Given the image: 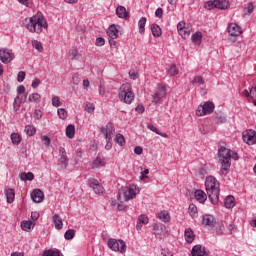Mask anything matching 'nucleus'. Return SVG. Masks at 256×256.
Wrapping results in <instances>:
<instances>
[{"instance_id":"38","label":"nucleus","mask_w":256,"mask_h":256,"mask_svg":"<svg viewBox=\"0 0 256 256\" xmlns=\"http://www.w3.org/2000/svg\"><path fill=\"white\" fill-rule=\"evenodd\" d=\"M11 141L13 145H19V143H21V135L19 133H12Z\"/></svg>"},{"instance_id":"29","label":"nucleus","mask_w":256,"mask_h":256,"mask_svg":"<svg viewBox=\"0 0 256 256\" xmlns=\"http://www.w3.org/2000/svg\"><path fill=\"white\" fill-rule=\"evenodd\" d=\"M29 103H41V94L32 93L28 96Z\"/></svg>"},{"instance_id":"50","label":"nucleus","mask_w":256,"mask_h":256,"mask_svg":"<svg viewBox=\"0 0 256 256\" xmlns=\"http://www.w3.org/2000/svg\"><path fill=\"white\" fill-rule=\"evenodd\" d=\"M52 105L53 107H61V100L59 99V96L52 97Z\"/></svg>"},{"instance_id":"25","label":"nucleus","mask_w":256,"mask_h":256,"mask_svg":"<svg viewBox=\"0 0 256 256\" xmlns=\"http://www.w3.org/2000/svg\"><path fill=\"white\" fill-rule=\"evenodd\" d=\"M226 209H233L235 207V198L233 196H227L224 200Z\"/></svg>"},{"instance_id":"12","label":"nucleus","mask_w":256,"mask_h":256,"mask_svg":"<svg viewBox=\"0 0 256 256\" xmlns=\"http://www.w3.org/2000/svg\"><path fill=\"white\" fill-rule=\"evenodd\" d=\"M242 139L247 145H255L256 143V132L255 130H247L243 132Z\"/></svg>"},{"instance_id":"26","label":"nucleus","mask_w":256,"mask_h":256,"mask_svg":"<svg viewBox=\"0 0 256 256\" xmlns=\"http://www.w3.org/2000/svg\"><path fill=\"white\" fill-rule=\"evenodd\" d=\"M203 39V34L201 32H196L191 36L192 43L195 45H201V41Z\"/></svg>"},{"instance_id":"14","label":"nucleus","mask_w":256,"mask_h":256,"mask_svg":"<svg viewBox=\"0 0 256 256\" xmlns=\"http://www.w3.org/2000/svg\"><path fill=\"white\" fill-rule=\"evenodd\" d=\"M228 33L230 37H239L242 33L241 26H238L237 23H230L228 25Z\"/></svg>"},{"instance_id":"9","label":"nucleus","mask_w":256,"mask_h":256,"mask_svg":"<svg viewBox=\"0 0 256 256\" xmlns=\"http://www.w3.org/2000/svg\"><path fill=\"white\" fill-rule=\"evenodd\" d=\"M13 59H15L13 50H9L7 48L0 49V61L7 65V63H11Z\"/></svg>"},{"instance_id":"47","label":"nucleus","mask_w":256,"mask_h":256,"mask_svg":"<svg viewBox=\"0 0 256 256\" xmlns=\"http://www.w3.org/2000/svg\"><path fill=\"white\" fill-rule=\"evenodd\" d=\"M138 222L142 223L143 225H147V223H149V217H147L145 214H141L138 218Z\"/></svg>"},{"instance_id":"22","label":"nucleus","mask_w":256,"mask_h":256,"mask_svg":"<svg viewBox=\"0 0 256 256\" xmlns=\"http://www.w3.org/2000/svg\"><path fill=\"white\" fill-rule=\"evenodd\" d=\"M205 255V247L202 245H195L192 248V256H204Z\"/></svg>"},{"instance_id":"58","label":"nucleus","mask_w":256,"mask_h":256,"mask_svg":"<svg viewBox=\"0 0 256 256\" xmlns=\"http://www.w3.org/2000/svg\"><path fill=\"white\" fill-rule=\"evenodd\" d=\"M253 3H248L247 5V13H245V15H251V13H253Z\"/></svg>"},{"instance_id":"18","label":"nucleus","mask_w":256,"mask_h":256,"mask_svg":"<svg viewBox=\"0 0 256 256\" xmlns=\"http://www.w3.org/2000/svg\"><path fill=\"white\" fill-rule=\"evenodd\" d=\"M107 35L110 37V39H117L119 37V29H117L115 24L109 26Z\"/></svg>"},{"instance_id":"27","label":"nucleus","mask_w":256,"mask_h":256,"mask_svg":"<svg viewBox=\"0 0 256 256\" xmlns=\"http://www.w3.org/2000/svg\"><path fill=\"white\" fill-rule=\"evenodd\" d=\"M66 137H68V139H73V137H75V125L69 124L66 127Z\"/></svg>"},{"instance_id":"10","label":"nucleus","mask_w":256,"mask_h":256,"mask_svg":"<svg viewBox=\"0 0 256 256\" xmlns=\"http://www.w3.org/2000/svg\"><path fill=\"white\" fill-rule=\"evenodd\" d=\"M115 133V126L112 122H108L107 125L101 128V134L104 135L106 141L113 140V134Z\"/></svg>"},{"instance_id":"57","label":"nucleus","mask_w":256,"mask_h":256,"mask_svg":"<svg viewBox=\"0 0 256 256\" xmlns=\"http://www.w3.org/2000/svg\"><path fill=\"white\" fill-rule=\"evenodd\" d=\"M42 141H44V145L46 147H49V145H51V139L48 136H43Z\"/></svg>"},{"instance_id":"55","label":"nucleus","mask_w":256,"mask_h":256,"mask_svg":"<svg viewBox=\"0 0 256 256\" xmlns=\"http://www.w3.org/2000/svg\"><path fill=\"white\" fill-rule=\"evenodd\" d=\"M95 45H96L97 47H103V45H105V39H104V38H101V37H100V38H97Z\"/></svg>"},{"instance_id":"46","label":"nucleus","mask_w":256,"mask_h":256,"mask_svg":"<svg viewBox=\"0 0 256 256\" xmlns=\"http://www.w3.org/2000/svg\"><path fill=\"white\" fill-rule=\"evenodd\" d=\"M178 73H179V70L177 69V66H175V65L170 66V68L168 70V75L173 77L174 75H177Z\"/></svg>"},{"instance_id":"60","label":"nucleus","mask_w":256,"mask_h":256,"mask_svg":"<svg viewBox=\"0 0 256 256\" xmlns=\"http://www.w3.org/2000/svg\"><path fill=\"white\" fill-rule=\"evenodd\" d=\"M135 111L137 112V113H145V107L142 105V104H139L137 107H136V109H135Z\"/></svg>"},{"instance_id":"59","label":"nucleus","mask_w":256,"mask_h":256,"mask_svg":"<svg viewBox=\"0 0 256 256\" xmlns=\"http://www.w3.org/2000/svg\"><path fill=\"white\" fill-rule=\"evenodd\" d=\"M155 15L158 17V19H161L163 17V8H157Z\"/></svg>"},{"instance_id":"33","label":"nucleus","mask_w":256,"mask_h":256,"mask_svg":"<svg viewBox=\"0 0 256 256\" xmlns=\"http://www.w3.org/2000/svg\"><path fill=\"white\" fill-rule=\"evenodd\" d=\"M24 132L26 133V135H28V137H33V135L37 133V130L33 125H26L24 128Z\"/></svg>"},{"instance_id":"51","label":"nucleus","mask_w":256,"mask_h":256,"mask_svg":"<svg viewBox=\"0 0 256 256\" xmlns=\"http://www.w3.org/2000/svg\"><path fill=\"white\" fill-rule=\"evenodd\" d=\"M57 113L61 119H67V112L65 111V108H59Z\"/></svg>"},{"instance_id":"45","label":"nucleus","mask_w":256,"mask_h":256,"mask_svg":"<svg viewBox=\"0 0 256 256\" xmlns=\"http://www.w3.org/2000/svg\"><path fill=\"white\" fill-rule=\"evenodd\" d=\"M178 33H179V35H181V37H183V39H187V37H189V35H191L189 28H184L183 30H179Z\"/></svg>"},{"instance_id":"2","label":"nucleus","mask_w":256,"mask_h":256,"mask_svg":"<svg viewBox=\"0 0 256 256\" xmlns=\"http://www.w3.org/2000/svg\"><path fill=\"white\" fill-rule=\"evenodd\" d=\"M218 159L221 165V175H227L229 173V169H231V159L237 161V159H239V155L237 152H233V150L225 148V146H220L218 148Z\"/></svg>"},{"instance_id":"24","label":"nucleus","mask_w":256,"mask_h":256,"mask_svg":"<svg viewBox=\"0 0 256 256\" xmlns=\"http://www.w3.org/2000/svg\"><path fill=\"white\" fill-rule=\"evenodd\" d=\"M52 221L54 223L55 229H63V219H61L59 215L55 214L52 217Z\"/></svg>"},{"instance_id":"32","label":"nucleus","mask_w":256,"mask_h":256,"mask_svg":"<svg viewBox=\"0 0 256 256\" xmlns=\"http://www.w3.org/2000/svg\"><path fill=\"white\" fill-rule=\"evenodd\" d=\"M145 25H147V18L146 17L140 18V20L138 21V27H139V33H141V35L145 33Z\"/></svg>"},{"instance_id":"63","label":"nucleus","mask_w":256,"mask_h":256,"mask_svg":"<svg viewBox=\"0 0 256 256\" xmlns=\"http://www.w3.org/2000/svg\"><path fill=\"white\" fill-rule=\"evenodd\" d=\"M177 29L178 31H182L183 29H187V27H185V22H179L177 25Z\"/></svg>"},{"instance_id":"36","label":"nucleus","mask_w":256,"mask_h":256,"mask_svg":"<svg viewBox=\"0 0 256 256\" xmlns=\"http://www.w3.org/2000/svg\"><path fill=\"white\" fill-rule=\"evenodd\" d=\"M147 128L150 131H153V133H156V135H160V137L167 138V133H161V131H159V129H157V127L153 126V124H148Z\"/></svg>"},{"instance_id":"6","label":"nucleus","mask_w":256,"mask_h":256,"mask_svg":"<svg viewBox=\"0 0 256 256\" xmlns=\"http://www.w3.org/2000/svg\"><path fill=\"white\" fill-rule=\"evenodd\" d=\"M139 186L135 184H130L123 188V197L124 201H131V199H135L137 195H139Z\"/></svg>"},{"instance_id":"8","label":"nucleus","mask_w":256,"mask_h":256,"mask_svg":"<svg viewBox=\"0 0 256 256\" xmlns=\"http://www.w3.org/2000/svg\"><path fill=\"white\" fill-rule=\"evenodd\" d=\"M167 95V88L163 84H158L155 93L152 95V103H161L163 98Z\"/></svg>"},{"instance_id":"13","label":"nucleus","mask_w":256,"mask_h":256,"mask_svg":"<svg viewBox=\"0 0 256 256\" xmlns=\"http://www.w3.org/2000/svg\"><path fill=\"white\" fill-rule=\"evenodd\" d=\"M59 163L62 169H67L69 159H67V151L63 147L59 148Z\"/></svg>"},{"instance_id":"56","label":"nucleus","mask_w":256,"mask_h":256,"mask_svg":"<svg viewBox=\"0 0 256 256\" xmlns=\"http://www.w3.org/2000/svg\"><path fill=\"white\" fill-rule=\"evenodd\" d=\"M39 85H41V80H39L38 78H35L32 82V88L33 89H37V87H39Z\"/></svg>"},{"instance_id":"16","label":"nucleus","mask_w":256,"mask_h":256,"mask_svg":"<svg viewBox=\"0 0 256 256\" xmlns=\"http://www.w3.org/2000/svg\"><path fill=\"white\" fill-rule=\"evenodd\" d=\"M216 223L217 221L213 215L205 214L202 216V225H205L206 227H215Z\"/></svg>"},{"instance_id":"11","label":"nucleus","mask_w":256,"mask_h":256,"mask_svg":"<svg viewBox=\"0 0 256 256\" xmlns=\"http://www.w3.org/2000/svg\"><path fill=\"white\" fill-rule=\"evenodd\" d=\"M89 187L93 189L96 195H103V193H105V188L99 183V180L95 178L89 179Z\"/></svg>"},{"instance_id":"5","label":"nucleus","mask_w":256,"mask_h":256,"mask_svg":"<svg viewBox=\"0 0 256 256\" xmlns=\"http://www.w3.org/2000/svg\"><path fill=\"white\" fill-rule=\"evenodd\" d=\"M107 245L111 251H119V253H125L127 251V244L121 239L110 238Z\"/></svg>"},{"instance_id":"62","label":"nucleus","mask_w":256,"mask_h":256,"mask_svg":"<svg viewBox=\"0 0 256 256\" xmlns=\"http://www.w3.org/2000/svg\"><path fill=\"white\" fill-rule=\"evenodd\" d=\"M31 219L32 221H37V219H39V212H32Z\"/></svg>"},{"instance_id":"61","label":"nucleus","mask_w":256,"mask_h":256,"mask_svg":"<svg viewBox=\"0 0 256 256\" xmlns=\"http://www.w3.org/2000/svg\"><path fill=\"white\" fill-rule=\"evenodd\" d=\"M134 153H135L136 155H141V154L143 153V148H142L141 146H136V147L134 148Z\"/></svg>"},{"instance_id":"1","label":"nucleus","mask_w":256,"mask_h":256,"mask_svg":"<svg viewBox=\"0 0 256 256\" xmlns=\"http://www.w3.org/2000/svg\"><path fill=\"white\" fill-rule=\"evenodd\" d=\"M23 25L30 33H37V35H41V33H43V29H47V27H49L45 16L40 12L32 17L24 19Z\"/></svg>"},{"instance_id":"64","label":"nucleus","mask_w":256,"mask_h":256,"mask_svg":"<svg viewBox=\"0 0 256 256\" xmlns=\"http://www.w3.org/2000/svg\"><path fill=\"white\" fill-rule=\"evenodd\" d=\"M10 256H25L23 252H12Z\"/></svg>"},{"instance_id":"42","label":"nucleus","mask_w":256,"mask_h":256,"mask_svg":"<svg viewBox=\"0 0 256 256\" xmlns=\"http://www.w3.org/2000/svg\"><path fill=\"white\" fill-rule=\"evenodd\" d=\"M205 83V80H203V77L196 76L192 80V85H203Z\"/></svg>"},{"instance_id":"52","label":"nucleus","mask_w":256,"mask_h":256,"mask_svg":"<svg viewBox=\"0 0 256 256\" xmlns=\"http://www.w3.org/2000/svg\"><path fill=\"white\" fill-rule=\"evenodd\" d=\"M33 117L36 121H40L41 117H43V112L41 110H35Z\"/></svg>"},{"instance_id":"54","label":"nucleus","mask_w":256,"mask_h":256,"mask_svg":"<svg viewBox=\"0 0 256 256\" xmlns=\"http://www.w3.org/2000/svg\"><path fill=\"white\" fill-rule=\"evenodd\" d=\"M129 77L135 81V79L139 78V73H137L135 70H130Z\"/></svg>"},{"instance_id":"28","label":"nucleus","mask_w":256,"mask_h":256,"mask_svg":"<svg viewBox=\"0 0 256 256\" xmlns=\"http://www.w3.org/2000/svg\"><path fill=\"white\" fill-rule=\"evenodd\" d=\"M19 177L21 181H33L35 179V174H33V172L21 173Z\"/></svg>"},{"instance_id":"34","label":"nucleus","mask_w":256,"mask_h":256,"mask_svg":"<svg viewBox=\"0 0 256 256\" xmlns=\"http://www.w3.org/2000/svg\"><path fill=\"white\" fill-rule=\"evenodd\" d=\"M6 199L7 203H13L15 201V191L13 189H7L6 190Z\"/></svg>"},{"instance_id":"20","label":"nucleus","mask_w":256,"mask_h":256,"mask_svg":"<svg viewBox=\"0 0 256 256\" xmlns=\"http://www.w3.org/2000/svg\"><path fill=\"white\" fill-rule=\"evenodd\" d=\"M116 14L120 19H129V13L124 6H119L116 8Z\"/></svg>"},{"instance_id":"21","label":"nucleus","mask_w":256,"mask_h":256,"mask_svg":"<svg viewBox=\"0 0 256 256\" xmlns=\"http://www.w3.org/2000/svg\"><path fill=\"white\" fill-rule=\"evenodd\" d=\"M157 217L162 221L163 223H169L171 221V215H169V212L166 210H163L157 214Z\"/></svg>"},{"instance_id":"39","label":"nucleus","mask_w":256,"mask_h":256,"mask_svg":"<svg viewBox=\"0 0 256 256\" xmlns=\"http://www.w3.org/2000/svg\"><path fill=\"white\" fill-rule=\"evenodd\" d=\"M115 143H118L120 147H123V145H125V137L122 134H117L115 137Z\"/></svg>"},{"instance_id":"35","label":"nucleus","mask_w":256,"mask_h":256,"mask_svg":"<svg viewBox=\"0 0 256 256\" xmlns=\"http://www.w3.org/2000/svg\"><path fill=\"white\" fill-rule=\"evenodd\" d=\"M21 229L23 231H31V229H33V222L32 221H27L24 220L21 222Z\"/></svg>"},{"instance_id":"4","label":"nucleus","mask_w":256,"mask_h":256,"mask_svg":"<svg viewBox=\"0 0 256 256\" xmlns=\"http://www.w3.org/2000/svg\"><path fill=\"white\" fill-rule=\"evenodd\" d=\"M131 84H123L118 91V98L126 105H131L135 101V93H133Z\"/></svg>"},{"instance_id":"23","label":"nucleus","mask_w":256,"mask_h":256,"mask_svg":"<svg viewBox=\"0 0 256 256\" xmlns=\"http://www.w3.org/2000/svg\"><path fill=\"white\" fill-rule=\"evenodd\" d=\"M188 213L192 219H197V217H199V211L197 210V206L195 204L189 205Z\"/></svg>"},{"instance_id":"48","label":"nucleus","mask_w":256,"mask_h":256,"mask_svg":"<svg viewBox=\"0 0 256 256\" xmlns=\"http://www.w3.org/2000/svg\"><path fill=\"white\" fill-rule=\"evenodd\" d=\"M14 111H19L21 109V102H19V96H16L13 103Z\"/></svg>"},{"instance_id":"15","label":"nucleus","mask_w":256,"mask_h":256,"mask_svg":"<svg viewBox=\"0 0 256 256\" xmlns=\"http://www.w3.org/2000/svg\"><path fill=\"white\" fill-rule=\"evenodd\" d=\"M31 199L34 203H42L43 199H45V194L41 189H34L31 193Z\"/></svg>"},{"instance_id":"53","label":"nucleus","mask_w":256,"mask_h":256,"mask_svg":"<svg viewBox=\"0 0 256 256\" xmlns=\"http://www.w3.org/2000/svg\"><path fill=\"white\" fill-rule=\"evenodd\" d=\"M18 83H23L25 81V72L20 71L17 75Z\"/></svg>"},{"instance_id":"49","label":"nucleus","mask_w":256,"mask_h":256,"mask_svg":"<svg viewBox=\"0 0 256 256\" xmlns=\"http://www.w3.org/2000/svg\"><path fill=\"white\" fill-rule=\"evenodd\" d=\"M205 9H208V11H211V9H216V6H215V0L213 1H207L205 3Z\"/></svg>"},{"instance_id":"37","label":"nucleus","mask_w":256,"mask_h":256,"mask_svg":"<svg viewBox=\"0 0 256 256\" xmlns=\"http://www.w3.org/2000/svg\"><path fill=\"white\" fill-rule=\"evenodd\" d=\"M93 166H94L96 169H99L100 167H105V160L98 156V157H96V159L93 161Z\"/></svg>"},{"instance_id":"40","label":"nucleus","mask_w":256,"mask_h":256,"mask_svg":"<svg viewBox=\"0 0 256 256\" xmlns=\"http://www.w3.org/2000/svg\"><path fill=\"white\" fill-rule=\"evenodd\" d=\"M64 237L67 241H71L75 237V230L69 229L65 232Z\"/></svg>"},{"instance_id":"3","label":"nucleus","mask_w":256,"mask_h":256,"mask_svg":"<svg viewBox=\"0 0 256 256\" xmlns=\"http://www.w3.org/2000/svg\"><path fill=\"white\" fill-rule=\"evenodd\" d=\"M220 184L213 176H208L205 181V189L212 205L219 203Z\"/></svg>"},{"instance_id":"44","label":"nucleus","mask_w":256,"mask_h":256,"mask_svg":"<svg viewBox=\"0 0 256 256\" xmlns=\"http://www.w3.org/2000/svg\"><path fill=\"white\" fill-rule=\"evenodd\" d=\"M32 45L35 47V49H37V51H39V53H43V44H41V42L34 40Z\"/></svg>"},{"instance_id":"43","label":"nucleus","mask_w":256,"mask_h":256,"mask_svg":"<svg viewBox=\"0 0 256 256\" xmlns=\"http://www.w3.org/2000/svg\"><path fill=\"white\" fill-rule=\"evenodd\" d=\"M85 111H87V113H95V104L88 102L85 106Z\"/></svg>"},{"instance_id":"41","label":"nucleus","mask_w":256,"mask_h":256,"mask_svg":"<svg viewBox=\"0 0 256 256\" xmlns=\"http://www.w3.org/2000/svg\"><path fill=\"white\" fill-rule=\"evenodd\" d=\"M43 256H63V254L55 250H46L44 251Z\"/></svg>"},{"instance_id":"17","label":"nucleus","mask_w":256,"mask_h":256,"mask_svg":"<svg viewBox=\"0 0 256 256\" xmlns=\"http://www.w3.org/2000/svg\"><path fill=\"white\" fill-rule=\"evenodd\" d=\"M184 239L186 243H193L195 241V233L193 232V229L186 228L184 231Z\"/></svg>"},{"instance_id":"30","label":"nucleus","mask_w":256,"mask_h":256,"mask_svg":"<svg viewBox=\"0 0 256 256\" xmlns=\"http://www.w3.org/2000/svg\"><path fill=\"white\" fill-rule=\"evenodd\" d=\"M151 31H152L153 37H161V35H162L161 27H159V25H157V24L151 25Z\"/></svg>"},{"instance_id":"7","label":"nucleus","mask_w":256,"mask_h":256,"mask_svg":"<svg viewBox=\"0 0 256 256\" xmlns=\"http://www.w3.org/2000/svg\"><path fill=\"white\" fill-rule=\"evenodd\" d=\"M215 111V104L213 102H205L203 105L198 106L196 110V115L198 117H203L204 115H211Z\"/></svg>"},{"instance_id":"19","label":"nucleus","mask_w":256,"mask_h":256,"mask_svg":"<svg viewBox=\"0 0 256 256\" xmlns=\"http://www.w3.org/2000/svg\"><path fill=\"white\" fill-rule=\"evenodd\" d=\"M194 197L199 203H204L205 201H207V194H205L203 190H196L194 193Z\"/></svg>"},{"instance_id":"31","label":"nucleus","mask_w":256,"mask_h":256,"mask_svg":"<svg viewBox=\"0 0 256 256\" xmlns=\"http://www.w3.org/2000/svg\"><path fill=\"white\" fill-rule=\"evenodd\" d=\"M215 7L216 9H227V7H229V2L226 0H215Z\"/></svg>"}]
</instances>
